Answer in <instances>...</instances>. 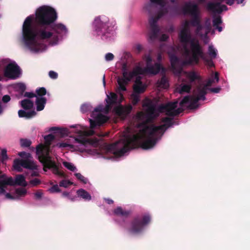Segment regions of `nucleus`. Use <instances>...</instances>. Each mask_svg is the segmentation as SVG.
Returning a JSON list of instances; mask_svg holds the SVG:
<instances>
[{"mask_svg":"<svg viewBox=\"0 0 250 250\" xmlns=\"http://www.w3.org/2000/svg\"><path fill=\"white\" fill-rule=\"evenodd\" d=\"M178 103V101L169 102L166 104L160 105L158 108L151 101L144 104L143 106L146 107L145 112L140 111L137 114L138 119L141 121L138 125L142 128L139 132L132 135H128L122 143L117 142L109 145L108 150L116 157H119L123 156L131 149L141 147L147 149L153 147L156 144L157 136L163 135L167 128L173 125V119L169 117L163 118L162 122L165 123V124L159 126L148 124L153 123L159 116L160 113L164 111L167 116L170 117L178 115L184 109L181 107L176 109Z\"/></svg>","mask_w":250,"mask_h":250,"instance_id":"f257e3e1","label":"nucleus"},{"mask_svg":"<svg viewBox=\"0 0 250 250\" xmlns=\"http://www.w3.org/2000/svg\"><path fill=\"white\" fill-rule=\"evenodd\" d=\"M57 19L55 9L42 6L36 11L35 16L30 15L24 20L22 34L25 46L30 51L38 52L44 47L40 41L51 39L50 44H57L59 38L66 34L67 29L62 23H53Z\"/></svg>","mask_w":250,"mask_h":250,"instance_id":"f03ea898","label":"nucleus"},{"mask_svg":"<svg viewBox=\"0 0 250 250\" xmlns=\"http://www.w3.org/2000/svg\"><path fill=\"white\" fill-rule=\"evenodd\" d=\"M189 25H190V21H186L184 27L178 34V38L180 42L183 44L184 55L188 56L190 54V50L188 47V44L189 43L190 50L193 53V58H196V55L197 54L200 55L202 52L199 41L192 37Z\"/></svg>","mask_w":250,"mask_h":250,"instance_id":"7ed1b4c3","label":"nucleus"},{"mask_svg":"<svg viewBox=\"0 0 250 250\" xmlns=\"http://www.w3.org/2000/svg\"><path fill=\"white\" fill-rule=\"evenodd\" d=\"M116 24L115 21H110L105 16H100L95 18L93 22L95 30L98 35L105 39L114 30Z\"/></svg>","mask_w":250,"mask_h":250,"instance_id":"20e7f679","label":"nucleus"},{"mask_svg":"<svg viewBox=\"0 0 250 250\" xmlns=\"http://www.w3.org/2000/svg\"><path fill=\"white\" fill-rule=\"evenodd\" d=\"M44 148L42 145L38 146L36 148V153L39 155L38 156L40 162L43 165V169L47 171V169H51L52 172L62 178H65L66 175L63 171L59 170V166L54 161L51 160L48 152L44 153Z\"/></svg>","mask_w":250,"mask_h":250,"instance_id":"39448f33","label":"nucleus"},{"mask_svg":"<svg viewBox=\"0 0 250 250\" xmlns=\"http://www.w3.org/2000/svg\"><path fill=\"white\" fill-rule=\"evenodd\" d=\"M151 221V217L149 214H145L142 217L137 216L133 218L130 223L127 230L132 234H138L143 232L145 228Z\"/></svg>","mask_w":250,"mask_h":250,"instance_id":"423d86ee","label":"nucleus"},{"mask_svg":"<svg viewBox=\"0 0 250 250\" xmlns=\"http://www.w3.org/2000/svg\"><path fill=\"white\" fill-rule=\"evenodd\" d=\"M182 12L184 14H189L191 15L192 18L190 21V23L192 26L194 27L201 23L197 4L186 3L182 8Z\"/></svg>","mask_w":250,"mask_h":250,"instance_id":"0eeeda50","label":"nucleus"},{"mask_svg":"<svg viewBox=\"0 0 250 250\" xmlns=\"http://www.w3.org/2000/svg\"><path fill=\"white\" fill-rule=\"evenodd\" d=\"M200 49L202 53L201 54L198 55L197 54L196 55L195 58H193V53L192 51L190 50V54L188 56H185L186 59L184 61L183 64L185 65H192V64H198L199 63L200 59H203L206 63V64L209 67H213L214 66L213 61L212 59H207L205 53L203 50L202 47L200 45Z\"/></svg>","mask_w":250,"mask_h":250,"instance_id":"6e6552de","label":"nucleus"},{"mask_svg":"<svg viewBox=\"0 0 250 250\" xmlns=\"http://www.w3.org/2000/svg\"><path fill=\"white\" fill-rule=\"evenodd\" d=\"M13 167L15 169L18 171H21V167L31 170L37 169V165L34 162L29 160V159L25 160L16 159L14 160Z\"/></svg>","mask_w":250,"mask_h":250,"instance_id":"1a4fd4ad","label":"nucleus"},{"mask_svg":"<svg viewBox=\"0 0 250 250\" xmlns=\"http://www.w3.org/2000/svg\"><path fill=\"white\" fill-rule=\"evenodd\" d=\"M21 72L20 68L16 63H10L4 69V75L7 78L15 79L19 77Z\"/></svg>","mask_w":250,"mask_h":250,"instance_id":"9d476101","label":"nucleus"},{"mask_svg":"<svg viewBox=\"0 0 250 250\" xmlns=\"http://www.w3.org/2000/svg\"><path fill=\"white\" fill-rule=\"evenodd\" d=\"M159 20L156 16H152L149 19V24L150 28L149 37L151 41L156 39L158 37L159 28L157 23Z\"/></svg>","mask_w":250,"mask_h":250,"instance_id":"9b49d317","label":"nucleus"},{"mask_svg":"<svg viewBox=\"0 0 250 250\" xmlns=\"http://www.w3.org/2000/svg\"><path fill=\"white\" fill-rule=\"evenodd\" d=\"M131 79V76L129 75L128 72L123 73V77H119L117 79L119 91H126L127 90L126 85L128 84Z\"/></svg>","mask_w":250,"mask_h":250,"instance_id":"f8f14e48","label":"nucleus"},{"mask_svg":"<svg viewBox=\"0 0 250 250\" xmlns=\"http://www.w3.org/2000/svg\"><path fill=\"white\" fill-rule=\"evenodd\" d=\"M207 9L214 13H221L223 11L227 10L228 7L225 5H221L220 2L213 3L209 2L207 4Z\"/></svg>","mask_w":250,"mask_h":250,"instance_id":"ddd939ff","label":"nucleus"},{"mask_svg":"<svg viewBox=\"0 0 250 250\" xmlns=\"http://www.w3.org/2000/svg\"><path fill=\"white\" fill-rule=\"evenodd\" d=\"M161 70L165 71V68L159 63H155L154 65H146L145 67L146 72V73H149L153 75L158 74Z\"/></svg>","mask_w":250,"mask_h":250,"instance_id":"4468645a","label":"nucleus"},{"mask_svg":"<svg viewBox=\"0 0 250 250\" xmlns=\"http://www.w3.org/2000/svg\"><path fill=\"white\" fill-rule=\"evenodd\" d=\"M76 141L84 146L89 144L93 146H97L99 144V140L97 138L93 139L82 138L80 139H76Z\"/></svg>","mask_w":250,"mask_h":250,"instance_id":"2eb2a0df","label":"nucleus"},{"mask_svg":"<svg viewBox=\"0 0 250 250\" xmlns=\"http://www.w3.org/2000/svg\"><path fill=\"white\" fill-rule=\"evenodd\" d=\"M113 212L117 216L127 218L131 214L132 211L130 210H125L122 207H118L114 210Z\"/></svg>","mask_w":250,"mask_h":250,"instance_id":"dca6fc26","label":"nucleus"},{"mask_svg":"<svg viewBox=\"0 0 250 250\" xmlns=\"http://www.w3.org/2000/svg\"><path fill=\"white\" fill-rule=\"evenodd\" d=\"M186 73L187 78L191 83H193L196 80L199 81H201L202 80L201 76L195 71L186 72Z\"/></svg>","mask_w":250,"mask_h":250,"instance_id":"f3484780","label":"nucleus"},{"mask_svg":"<svg viewBox=\"0 0 250 250\" xmlns=\"http://www.w3.org/2000/svg\"><path fill=\"white\" fill-rule=\"evenodd\" d=\"M207 88L206 86L201 87L200 86H198L194 91V93L196 94V96L200 98L201 100L204 101L206 99L205 96L207 93Z\"/></svg>","mask_w":250,"mask_h":250,"instance_id":"a211bd4d","label":"nucleus"},{"mask_svg":"<svg viewBox=\"0 0 250 250\" xmlns=\"http://www.w3.org/2000/svg\"><path fill=\"white\" fill-rule=\"evenodd\" d=\"M47 100L45 97H37L36 100V109L38 111L42 110L46 104Z\"/></svg>","mask_w":250,"mask_h":250,"instance_id":"6ab92c4d","label":"nucleus"},{"mask_svg":"<svg viewBox=\"0 0 250 250\" xmlns=\"http://www.w3.org/2000/svg\"><path fill=\"white\" fill-rule=\"evenodd\" d=\"M37 113L34 110L30 111H25L23 110H20L18 111L19 116L21 118H25L26 119H30L35 117Z\"/></svg>","mask_w":250,"mask_h":250,"instance_id":"aec40b11","label":"nucleus"},{"mask_svg":"<svg viewBox=\"0 0 250 250\" xmlns=\"http://www.w3.org/2000/svg\"><path fill=\"white\" fill-rule=\"evenodd\" d=\"M13 186L18 185L25 187L27 185L25 177L22 174L16 175L15 180H13Z\"/></svg>","mask_w":250,"mask_h":250,"instance_id":"412c9836","label":"nucleus"},{"mask_svg":"<svg viewBox=\"0 0 250 250\" xmlns=\"http://www.w3.org/2000/svg\"><path fill=\"white\" fill-rule=\"evenodd\" d=\"M118 96L113 92H110L109 95H107V99L105 100L108 107L110 105L115 104L117 103Z\"/></svg>","mask_w":250,"mask_h":250,"instance_id":"4be33fe9","label":"nucleus"},{"mask_svg":"<svg viewBox=\"0 0 250 250\" xmlns=\"http://www.w3.org/2000/svg\"><path fill=\"white\" fill-rule=\"evenodd\" d=\"M145 73H146L145 68H143L140 66H136L132 71L128 72V74L130 76H131L132 79L139 74H144Z\"/></svg>","mask_w":250,"mask_h":250,"instance_id":"5701e85b","label":"nucleus"},{"mask_svg":"<svg viewBox=\"0 0 250 250\" xmlns=\"http://www.w3.org/2000/svg\"><path fill=\"white\" fill-rule=\"evenodd\" d=\"M21 104L24 109L30 110L33 108L34 103L31 100L26 99L21 101Z\"/></svg>","mask_w":250,"mask_h":250,"instance_id":"b1692460","label":"nucleus"},{"mask_svg":"<svg viewBox=\"0 0 250 250\" xmlns=\"http://www.w3.org/2000/svg\"><path fill=\"white\" fill-rule=\"evenodd\" d=\"M78 196L82 198L85 200L89 201L91 199L90 194L83 189L81 188L77 191Z\"/></svg>","mask_w":250,"mask_h":250,"instance_id":"393cba45","label":"nucleus"},{"mask_svg":"<svg viewBox=\"0 0 250 250\" xmlns=\"http://www.w3.org/2000/svg\"><path fill=\"white\" fill-rule=\"evenodd\" d=\"M169 60L172 69L174 70H176L177 65L179 62V58L175 54H171L169 56Z\"/></svg>","mask_w":250,"mask_h":250,"instance_id":"a878e982","label":"nucleus"},{"mask_svg":"<svg viewBox=\"0 0 250 250\" xmlns=\"http://www.w3.org/2000/svg\"><path fill=\"white\" fill-rule=\"evenodd\" d=\"M13 179L12 177H10L7 179L0 180V187L5 189L6 188V186H13Z\"/></svg>","mask_w":250,"mask_h":250,"instance_id":"bb28decb","label":"nucleus"},{"mask_svg":"<svg viewBox=\"0 0 250 250\" xmlns=\"http://www.w3.org/2000/svg\"><path fill=\"white\" fill-rule=\"evenodd\" d=\"M167 8L170 14L171 15H178L181 13V9L177 5L169 6Z\"/></svg>","mask_w":250,"mask_h":250,"instance_id":"cd10ccee","label":"nucleus"},{"mask_svg":"<svg viewBox=\"0 0 250 250\" xmlns=\"http://www.w3.org/2000/svg\"><path fill=\"white\" fill-rule=\"evenodd\" d=\"M133 93L137 94L143 93L146 90V87L143 85H133Z\"/></svg>","mask_w":250,"mask_h":250,"instance_id":"c85d7f7f","label":"nucleus"},{"mask_svg":"<svg viewBox=\"0 0 250 250\" xmlns=\"http://www.w3.org/2000/svg\"><path fill=\"white\" fill-rule=\"evenodd\" d=\"M99 124V126H101L108 120V118L104 115L99 114L95 118Z\"/></svg>","mask_w":250,"mask_h":250,"instance_id":"c756f323","label":"nucleus"},{"mask_svg":"<svg viewBox=\"0 0 250 250\" xmlns=\"http://www.w3.org/2000/svg\"><path fill=\"white\" fill-rule=\"evenodd\" d=\"M45 144L47 147H49L51 142L55 139V137L51 134L46 135L44 137Z\"/></svg>","mask_w":250,"mask_h":250,"instance_id":"7c9ffc66","label":"nucleus"},{"mask_svg":"<svg viewBox=\"0 0 250 250\" xmlns=\"http://www.w3.org/2000/svg\"><path fill=\"white\" fill-rule=\"evenodd\" d=\"M50 131L58 130V132L60 133L61 136H64L67 135L68 134V130L66 128L61 129L56 127H52L50 129Z\"/></svg>","mask_w":250,"mask_h":250,"instance_id":"2f4dec72","label":"nucleus"},{"mask_svg":"<svg viewBox=\"0 0 250 250\" xmlns=\"http://www.w3.org/2000/svg\"><path fill=\"white\" fill-rule=\"evenodd\" d=\"M114 110L115 113L120 116H125V107L122 105H119L114 108Z\"/></svg>","mask_w":250,"mask_h":250,"instance_id":"473e14b6","label":"nucleus"},{"mask_svg":"<svg viewBox=\"0 0 250 250\" xmlns=\"http://www.w3.org/2000/svg\"><path fill=\"white\" fill-rule=\"evenodd\" d=\"M47 91L46 89L43 87H39L37 88L36 90V94L37 95V97H43V96H44L46 94Z\"/></svg>","mask_w":250,"mask_h":250,"instance_id":"72a5a7b5","label":"nucleus"},{"mask_svg":"<svg viewBox=\"0 0 250 250\" xmlns=\"http://www.w3.org/2000/svg\"><path fill=\"white\" fill-rule=\"evenodd\" d=\"M208 53L211 59H215L217 56V50L212 45H209L208 48Z\"/></svg>","mask_w":250,"mask_h":250,"instance_id":"f704fd0d","label":"nucleus"},{"mask_svg":"<svg viewBox=\"0 0 250 250\" xmlns=\"http://www.w3.org/2000/svg\"><path fill=\"white\" fill-rule=\"evenodd\" d=\"M201 100L200 98L198 97L197 96H192L190 97V102L189 104V107L190 108H196V104L199 101Z\"/></svg>","mask_w":250,"mask_h":250,"instance_id":"c9c22d12","label":"nucleus"},{"mask_svg":"<svg viewBox=\"0 0 250 250\" xmlns=\"http://www.w3.org/2000/svg\"><path fill=\"white\" fill-rule=\"evenodd\" d=\"M169 12V10L168 8L162 7V8L158 12L157 15L156 17L160 19L165 15L167 14Z\"/></svg>","mask_w":250,"mask_h":250,"instance_id":"e433bc0d","label":"nucleus"},{"mask_svg":"<svg viewBox=\"0 0 250 250\" xmlns=\"http://www.w3.org/2000/svg\"><path fill=\"white\" fill-rule=\"evenodd\" d=\"M131 103L133 105H136L140 101V96L138 94L133 93L131 95Z\"/></svg>","mask_w":250,"mask_h":250,"instance_id":"4c0bfd02","label":"nucleus"},{"mask_svg":"<svg viewBox=\"0 0 250 250\" xmlns=\"http://www.w3.org/2000/svg\"><path fill=\"white\" fill-rule=\"evenodd\" d=\"M92 106L87 104H84L81 105V111L83 113H86L92 110Z\"/></svg>","mask_w":250,"mask_h":250,"instance_id":"58836bf2","label":"nucleus"},{"mask_svg":"<svg viewBox=\"0 0 250 250\" xmlns=\"http://www.w3.org/2000/svg\"><path fill=\"white\" fill-rule=\"evenodd\" d=\"M191 86L189 84H184L181 86L179 93L182 94L184 92L189 93L191 90Z\"/></svg>","mask_w":250,"mask_h":250,"instance_id":"ea45409f","label":"nucleus"},{"mask_svg":"<svg viewBox=\"0 0 250 250\" xmlns=\"http://www.w3.org/2000/svg\"><path fill=\"white\" fill-rule=\"evenodd\" d=\"M160 85L164 88H166L168 86V82L165 76H163L161 78L160 83Z\"/></svg>","mask_w":250,"mask_h":250,"instance_id":"a19ab883","label":"nucleus"},{"mask_svg":"<svg viewBox=\"0 0 250 250\" xmlns=\"http://www.w3.org/2000/svg\"><path fill=\"white\" fill-rule=\"evenodd\" d=\"M62 164L64 167L71 171H74L76 169V167L71 163L63 162Z\"/></svg>","mask_w":250,"mask_h":250,"instance_id":"79ce46f5","label":"nucleus"},{"mask_svg":"<svg viewBox=\"0 0 250 250\" xmlns=\"http://www.w3.org/2000/svg\"><path fill=\"white\" fill-rule=\"evenodd\" d=\"M8 159L7 155V150L5 148L1 150V161L2 164H4L5 161Z\"/></svg>","mask_w":250,"mask_h":250,"instance_id":"37998d69","label":"nucleus"},{"mask_svg":"<svg viewBox=\"0 0 250 250\" xmlns=\"http://www.w3.org/2000/svg\"><path fill=\"white\" fill-rule=\"evenodd\" d=\"M17 88L20 93L23 95L25 92L26 87L24 84L20 83L17 85Z\"/></svg>","mask_w":250,"mask_h":250,"instance_id":"c03bdc74","label":"nucleus"},{"mask_svg":"<svg viewBox=\"0 0 250 250\" xmlns=\"http://www.w3.org/2000/svg\"><path fill=\"white\" fill-rule=\"evenodd\" d=\"M31 141L27 139H21V145L22 147H29L31 145Z\"/></svg>","mask_w":250,"mask_h":250,"instance_id":"a18cd8bd","label":"nucleus"},{"mask_svg":"<svg viewBox=\"0 0 250 250\" xmlns=\"http://www.w3.org/2000/svg\"><path fill=\"white\" fill-rule=\"evenodd\" d=\"M73 184V183L69 180H62L60 183L59 186L61 187L67 188L69 186Z\"/></svg>","mask_w":250,"mask_h":250,"instance_id":"49530a36","label":"nucleus"},{"mask_svg":"<svg viewBox=\"0 0 250 250\" xmlns=\"http://www.w3.org/2000/svg\"><path fill=\"white\" fill-rule=\"evenodd\" d=\"M16 194L19 196H23L26 194V190L23 188H18L15 190Z\"/></svg>","mask_w":250,"mask_h":250,"instance_id":"de8ad7c7","label":"nucleus"},{"mask_svg":"<svg viewBox=\"0 0 250 250\" xmlns=\"http://www.w3.org/2000/svg\"><path fill=\"white\" fill-rule=\"evenodd\" d=\"M213 26L214 27L217 25H219V24H221L222 22V21L221 19V17L219 16L217 17H214L213 18Z\"/></svg>","mask_w":250,"mask_h":250,"instance_id":"09e8293b","label":"nucleus"},{"mask_svg":"<svg viewBox=\"0 0 250 250\" xmlns=\"http://www.w3.org/2000/svg\"><path fill=\"white\" fill-rule=\"evenodd\" d=\"M190 102V97L189 96H185L182 101L180 102L179 104L180 106H184L186 104L189 103Z\"/></svg>","mask_w":250,"mask_h":250,"instance_id":"8fccbe9b","label":"nucleus"},{"mask_svg":"<svg viewBox=\"0 0 250 250\" xmlns=\"http://www.w3.org/2000/svg\"><path fill=\"white\" fill-rule=\"evenodd\" d=\"M75 176L81 182H83L84 184L86 183V182H87L86 179L83 176L81 173H75Z\"/></svg>","mask_w":250,"mask_h":250,"instance_id":"3c124183","label":"nucleus"},{"mask_svg":"<svg viewBox=\"0 0 250 250\" xmlns=\"http://www.w3.org/2000/svg\"><path fill=\"white\" fill-rule=\"evenodd\" d=\"M151 3L158 4L161 7H164L165 4L164 0H149Z\"/></svg>","mask_w":250,"mask_h":250,"instance_id":"603ef678","label":"nucleus"},{"mask_svg":"<svg viewBox=\"0 0 250 250\" xmlns=\"http://www.w3.org/2000/svg\"><path fill=\"white\" fill-rule=\"evenodd\" d=\"M41 183V181L40 179L37 178H35L33 180H31L29 182V184L31 185L33 187L37 186L40 185Z\"/></svg>","mask_w":250,"mask_h":250,"instance_id":"864d4df0","label":"nucleus"},{"mask_svg":"<svg viewBox=\"0 0 250 250\" xmlns=\"http://www.w3.org/2000/svg\"><path fill=\"white\" fill-rule=\"evenodd\" d=\"M18 155L21 158L27 159L31 157V155L29 153H26L24 151L20 152L18 153Z\"/></svg>","mask_w":250,"mask_h":250,"instance_id":"5fc2aeb1","label":"nucleus"},{"mask_svg":"<svg viewBox=\"0 0 250 250\" xmlns=\"http://www.w3.org/2000/svg\"><path fill=\"white\" fill-rule=\"evenodd\" d=\"M49 191L51 193L60 192L61 189L58 185H54L49 189Z\"/></svg>","mask_w":250,"mask_h":250,"instance_id":"6e6d98bb","label":"nucleus"},{"mask_svg":"<svg viewBox=\"0 0 250 250\" xmlns=\"http://www.w3.org/2000/svg\"><path fill=\"white\" fill-rule=\"evenodd\" d=\"M89 122L90 127L92 129L94 128L97 126H99V124L96 119L95 120L89 119Z\"/></svg>","mask_w":250,"mask_h":250,"instance_id":"4d7b16f0","label":"nucleus"},{"mask_svg":"<svg viewBox=\"0 0 250 250\" xmlns=\"http://www.w3.org/2000/svg\"><path fill=\"white\" fill-rule=\"evenodd\" d=\"M23 96L25 97H27L29 98H32L34 97H36L37 95L35 93L33 92H25L23 94Z\"/></svg>","mask_w":250,"mask_h":250,"instance_id":"13d9d810","label":"nucleus"},{"mask_svg":"<svg viewBox=\"0 0 250 250\" xmlns=\"http://www.w3.org/2000/svg\"><path fill=\"white\" fill-rule=\"evenodd\" d=\"M114 57V56L113 54L111 53H108L105 55V59L107 61H110L113 60Z\"/></svg>","mask_w":250,"mask_h":250,"instance_id":"bf43d9fd","label":"nucleus"},{"mask_svg":"<svg viewBox=\"0 0 250 250\" xmlns=\"http://www.w3.org/2000/svg\"><path fill=\"white\" fill-rule=\"evenodd\" d=\"M49 77L53 79H56L58 78V75L57 73L53 71H50L49 72Z\"/></svg>","mask_w":250,"mask_h":250,"instance_id":"052dcab7","label":"nucleus"},{"mask_svg":"<svg viewBox=\"0 0 250 250\" xmlns=\"http://www.w3.org/2000/svg\"><path fill=\"white\" fill-rule=\"evenodd\" d=\"M35 196L36 199H41L42 195V190H38L35 194Z\"/></svg>","mask_w":250,"mask_h":250,"instance_id":"680f3d73","label":"nucleus"},{"mask_svg":"<svg viewBox=\"0 0 250 250\" xmlns=\"http://www.w3.org/2000/svg\"><path fill=\"white\" fill-rule=\"evenodd\" d=\"M10 100H11V98H10V96H9L8 95H5L3 96L2 98V101L4 103H8V102H9L10 101Z\"/></svg>","mask_w":250,"mask_h":250,"instance_id":"e2e57ef3","label":"nucleus"},{"mask_svg":"<svg viewBox=\"0 0 250 250\" xmlns=\"http://www.w3.org/2000/svg\"><path fill=\"white\" fill-rule=\"evenodd\" d=\"M151 8H152V4H151V3H147L144 7V8L146 11H148V13L149 14H151Z\"/></svg>","mask_w":250,"mask_h":250,"instance_id":"0e129e2a","label":"nucleus"},{"mask_svg":"<svg viewBox=\"0 0 250 250\" xmlns=\"http://www.w3.org/2000/svg\"><path fill=\"white\" fill-rule=\"evenodd\" d=\"M58 146L59 147H66L68 146H70V147L72 148L73 146L71 145H69L66 143H61L58 144Z\"/></svg>","mask_w":250,"mask_h":250,"instance_id":"69168bd1","label":"nucleus"},{"mask_svg":"<svg viewBox=\"0 0 250 250\" xmlns=\"http://www.w3.org/2000/svg\"><path fill=\"white\" fill-rule=\"evenodd\" d=\"M132 106L131 105L128 106V107H125V115L126 116L127 115L130 113L132 110Z\"/></svg>","mask_w":250,"mask_h":250,"instance_id":"338daca9","label":"nucleus"},{"mask_svg":"<svg viewBox=\"0 0 250 250\" xmlns=\"http://www.w3.org/2000/svg\"><path fill=\"white\" fill-rule=\"evenodd\" d=\"M195 27H196L195 32L196 34H199L200 32L203 29V26L200 23L199 25H196Z\"/></svg>","mask_w":250,"mask_h":250,"instance_id":"774afa93","label":"nucleus"}]
</instances>
